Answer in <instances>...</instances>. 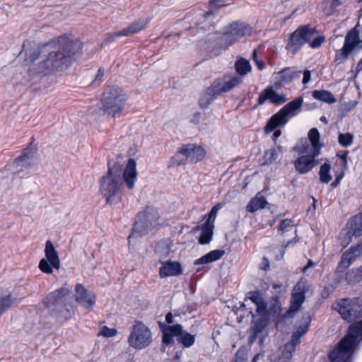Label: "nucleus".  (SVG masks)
<instances>
[{
  "label": "nucleus",
  "mask_w": 362,
  "mask_h": 362,
  "mask_svg": "<svg viewBox=\"0 0 362 362\" xmlns=\"http://www.w3.org/2000/svg\"><path fill=\"white\" fill-rule=\"evenodd\" d=\"M53 45H55L54 49L49 52L47 57L40 62L35 69L37 74L47 75L66 69L81 48L78 41L67 36L59 37L45 47Z\"/></svg>",
  "instance_id": "1"
},
{
  "label": "nucleus",
  "mask_w": 362,
  "mask_h": 362,
  "mask_svg": "<svg viewBox=\"0 0 362 362\" xmlns=\"http://www.w3.org/2000/svg\"><path fill=\"white\" fill-rule=\"evenodd\" d=\"M49 315L59 321L71 319L75 313L71 288L66 283L61 288L49 293L44 299Z\"/></svg>",
  "instance_id": "2"
},
{
  "label": "nucleus",
  "mask_w": 362,
  "mask_h": 362,
  "mask_svg": "<svg viewBox=\"0 0 362 362\" xmlns=\"http://www.w3.org/2000/svg\"><path fill=\"white\" fill-rule=\"evenodd\" d=\"M362 339V320L349 327V332L339 342L337 347L328 354L330 362H352V355Z\"/></svg>",
  "instance_id": "3"
},
{
  "label": "nucleus",
  "mask_w": 362,
  "mask_h": 362,
  "mask_svg": "<svg viewBox=\"0 0 362 362\" xmlns=\"http://www.w3.org/2000/svg\"><path fill=\"white\" fill-rule=\"evenodd\" d=\"M122 169L119 166L111 165L108 163V170L100 181V191L106 199L107 204L118 203L121 200L123 181L122 179Z\"/></svg>",
  "instance_id": "4"
},
{
  "label": "nucleus",
  "mask_w": 362,
  "mask_h": 362,
  "mask_svg": "<svg viewBox=\"0 0 362 362\" xmlns=\"http://www.w3.org/2000/svg\"><path fill=\"white\" fill-rule=\"evenodd\" d=\"M160 213L153 206H147L145 210L140 211L134 222L132 233L128 239L133 237H141L159 225Z\"/></svg>",
  "instance_id": "5"
},
{
  "label": "nucleus",
  "mask_w": 362,
  "mask_h": 362,
  "mask_svg": "<svg viewBox=\"0 0 362 362\" xmlns=\"http://www.w3.org/2000/svg\"><path fill=\"white\" fill-rule=\"evenodd\" d=\"M127 97L118 87H110L103 93L101 110L104 115L116 117L123 111Z\"/></svg>",
  "instance_id": "6"
},
{
  "label": "nucleus",
  "mask_w": 362,
  "mask_h": 362,
  "mask_svg": "<svg viewBox=\"0 0 362 362\" xmlns=\"http://www.w3.org/2000/svg\"><path fill=\"white\" fill-rule=\"evenodd\" d=\"M252 30V26L245 22H233L229 25L228 29L219 36L218 43L220 47L228 48L240 38L250 35Z\"/></svg>",
  "instance_id": "7"
},
{
  "label": "nucleus",
  "mask_w": 362,
  "mask_h": 362,
  "mask_svg": "<svg viewBox=\"0 0 362 362\" xmlns=\"http://www.w3.org/2000/svg\"><path fill=\"white\" fill-rule=\"evenodd\" d=\"M317 33L316 29L309 25H302L293 32L288 40L286 49L293 54L307 42H309Z\"/></svg>",
  "instance_id": "8"
},
{
  "label": "nucleus",
  "mask_w": 362,
  "mask_h": 362,
  "mask_svg": "<svg viewBox=\"0 0 362 362\" xmlns=\"http://www.w3.org/2000/svg\"><path fill=\"white\" fill-rule=\"evenodd\" d=\"M151 341V330L141 322H136L128 338L129 346L135 349L141 350L149 346Z\"/></svg>",
  "instance_id": "9"
},
{
  "label": "nucleus",
  "mask_w": 362,
  "mask_h": 362,
  "mask_svg": "<svg viewBox=\"0 0 362 362\" xmlns=\"http://www.w3.org/2000/svg\"><path fill=\"white\" fill-rule=\"evenodd\" d=\"M335 309L346 321H355L362 315V300L359 298L341 299Z\"/></svg>",
  "instance_id": "10"
},
{
  "label": "nucleus",
  "mask_w": 362,
  "mask_h": 362,
  "mask_svg": "<svg viewBox=\"0 0 362 362\" xmlns=\"http://www.w3.org/2000/svg\"><path fill=\"white\" fill-rule=\"evenodd\" d=\"M243 83V78L235 74H225L221 78H218L213 81L216 91L220 95L224 93H228L237 88Z\"/></svg>",
  "instance_id": "11"
},
{
  "label": "nucleus",
  "mask_w": 362,
  "mask_h": 362,
  "mask_svg": "<svg viewBox=\"0 0 362 362\" xmlns=\"http://www.w3.org/2000/svg\"><path fill=\"white\" fill-rule=\"evenodd\" d=\"M318 156L310 152L308 155L299 156L294 161L296 170L300 175L308 173L319 164V160L316 159Z\"/></svg>",
  "instance_id": "12"
},
{
  "label": "nucleus",
  "mask_w": 362,
  "mask_h": 362,
  "mask_svg": "<svg viewBox=\"0 0 362 362\" xmlns=\"http://www.w3.org/2000/svg\"><path fill=\"white\" fill-rule=\"evenodd\" d=\"M361 255H362V240L356 246H351L342 254L337 269L338 272H343L349 268L356 258Z\"/></svg>",
  "instance_id": "13"
},
{
  "label": "nucleus",
  "mask_w": 362,
  "mask_h": 362,
  "mask_svg": "<svg viewBox=\"0 0 362 362\" xmlns=\"http://www.w3.org/2000/svg\"><path fill=\"white\" fill-rule=\"evenodd\" d=\"M301 73V71L297 70L294 67H286L275 73V78L277 81L274 83L275 88H280L285 84L300 78Z\"/></svg>",
  "instance_id": "14"
},
{
  "label": "nucleus",
  "mask_w": 362,
  "mask_h": 362,
  "mask_svg": "<svg viewBox=\"0 0 362 362\" xmlns=\"http://www.w3.org/2000/svg\"><path fill=\"white\" fill-rule=\"evenodd\" d=\"M178 153L189 159L192 163L202 160L206 155L205 150L202 146L194 144L182 145L179 148Z\"/></svg>",
  "instance_id": "15"
},
{
  "label": "nucleus",
  "mask_w": 362,
  "mask_h": 362,
  "mask_svg": "<svg viewBox=\"0 0 362 362\" xmlns=\"http://www.w3.org/2000/svg\"><path fill=\"white\" fill-rule=\"evenodd\" d=\"M76 293V301L86 307V308H90L95 304V296L92 292L88 291L85 287L78 284L75 288Z\"/></svg>",
  "instance_id": "16"
},
{
  "label": "nucleus",
  "mask_w": 362,
  "mask_h": 362,
  "mask_svg": "<svg viewBox=\"0 0 362 362\" xmlns=\"http://www.w3.org/2000/svg\"><path fill=\"white\" fill-rule=\"evenodd\" d=\"M269 100L274 105H281L286 101V98L284 94L277 93L272 87H267L260 93L258 98V105H261Z\"/></svg>",
  "instance_id": "17"
},
{
  "label": "nucleus",
  "mask_w": 362,
  "mask_h": 362,
  "mask_svg": "<svg viewBox=\"0 0 362 362\" xmlns=\"http://www.w3.org/2000/svg\"><path fill=\"white\" fill-rule=\"evenodd\" d=\"M290 116L281 108L277 113L274 115L267 122L265 126V132L269 134L276 127L285 125L289 119Z\"/></svg>",
  "instance_id": "18"
},
{
  "label": "nucleus",
  "mask_w": 362,
  "mask_h": 362,
  "mask_svg": "<svg viewBox=\"0 0 362 362\" xmlns=\"http://www.w3.org/2000/svg\"><path fill=\"white\" fill-rule=\"evenodd\" d=\"M123 180L128 189H132L134 187V182L137 178L136 163L134 158H129L123 173Z\"/></svg>",
  "instance_id": "19"
},
{
  "label": "nucleus",
  "mask_w": 362,
  "mask_h": 362,
  "mask_svg": "<svg viewBox=\"0 0 362 362\" xmlns=\"http://www.w3.org/2000/svg\"><path fill=\"white\" fill-rule=\"evenodd\" d=\"M216 87L213 83L208 87L200 95L199 99V105L202 109H206L211 103L220 95L219 93L216 91Z\"/></svg>",
  "instance_id": "20"
},
{
  "label": "nucleus",
  "mask_w": 362,
  "mask_h": 362,
  "mask_svg": "<svg viewBox=\"0 0 362 362\" xmlns=\"http://www.w3.org/2000/svg\"><path fill=\"white\" fill-rule=\"evenodd\" d=\"M182 273L181 264L177 262H166L159 269L160 278L177 276Z\"/></svg>",
  "instance_id": "21"
},
{
  "label": "nucleus",
  "mask_w": 362,
  "mask_h": 362,
  "mask_svg": "<svg viewBox=\"0 0 362 362\" xmlns=\"http://www.w3.org/2000/svg\"><path fill=\"white\" fill-rule=\"evenodd\" d=\"M35 153V151L30 148L24 149L22 154L15 160L16 165L26 168L31 167L36 163L37 159Z\"/></svg>",
  "instance_id": "22"
},
{
  "label": "nucleus",
  "mask_w": 362,
  "mask_h": 362,
  "mask_svg": "<svg viewBox=\"0 0 362 362\" xmlns=\"http://www.w3.org/2000/svg\"><path fill=\"white\" fill-rule=\"evenodd\" d=\"M45 254L47 260L55 269H59L60 267V260L58 252L50 240H47L45 244Z\"/></svg>",
  "instance_id": "23"
},
{
  "label": "nucleus",
  "mask_w": 362,
  "mask_h": 362,
  "mask_svg": "<svg viewBox=\"0 0 362 362\" xmlns=\"http://www.w3.org/2000/svg\"><path fill=\"white\" fill-rule=\"evenodd\" d=\"M247 298L255 305L256 315H264L267 313V304L259 291L250 292Z\"/></svg>",
  "instance_id": "24"
},
{
  "label": "nucleus",
  "mask_w": 362,
  "mask_h": 362,
  "mask_svg": "<svg viewBox=\"0 0 362 362\" xmlns=\"http://www.w3.org/2000/svg\"><path fill=\"white\" fill-rule=\"evenodd\" d=\"M360 26L358 23L357 25L349 30L345 36L344 45H346L348 48L354 50L360 44H362V40L359 39V30L358 28Z\"/></svg>",
  "instance_id": "25"
},
{
  "label": "nucleus",
  "mask_w": 362,
  "mask_h": 362,
  "mask_svg": "<svg viewBox=\"0 0 362 362\" xmlns=\"http://www.w3.org/2000/svg\"><path fill=\"white\" fill-rule=\"evenodd\" d=\"M267 204V199L260 193H257L246 206V211L250 213H254L259 209L265 208Z\"/></svg>",
  "instance_id": "26"
},
{
  "label": "nucleus",
  "mask_w": 362,
  "mask_h": 362,
  "mask_svg": "<svg viewBox=\"0 0 362 362\" xmlns=\"http://www.w3.org/2000/svg\"><path fill=\"white\" fill-rule=\"evenodd\" d=\"M296 287H295V292L292 293L291 298V305L288 313H296L299 310L303 303L305 301V296L304 291H296Z\"/></svg>",
  "instance_id": "27"
},
{
  "label": "nucleus",
  "mask_w": 362,
  "mask_h": 362,
  "mask_svg": "<svg viewBox=\"0 0 362 362\" xmlns=\"http://www.w3.org/2000/svg\"><path fill=\"white\" fill-rule=\"evenodd\" d=\"M225 254L223 250H214L197 259L195 264H204L211 263L220 259Z\"/></svg>",
  "instance_id": "28"
},
{
  "label": "nucleus",
  "mask_w": 362,
  "mask_h": 362,
  "mask_svg": "<svg viewBox=\"0 0 362 362\" xmlns=\"http://www.w3.org/2000/svg\"><path fill=\"white\" fill-rule=\"evenodd\" d=\"M214 225H207L204 223L201 226H197V229H201L202 233L199 238V243L201 245L209 244L212 240L214 235Z\"/></svg>",
  "instance_id": "29"
},
{
  "label": "nucleus",
  "mask_w": 362,
  "mask_h": 362,
  "mask_svg": "<svg viewBox=\"0 0 362 362\" xmlns=\"http://www.w3.org/2000/svg\"><path fill=\"white\" fill-rule=\"evenodd\" d=\"M249 313L253 319V326L252 329L256 331V332L261 333L267 325V313L264 315H256V313H254L251 310L249 311Z\"/></svg>",
  "instance_id": "30"
},
{
  "label": "nucleus",
  "mask_w": 362,
  "mask_h": 362,
  "mask_svg": "<svg viewBox=\"0 0 362 362\" xmlns=\"http://www.w3.org/2000/svg\"><path fill=\"white\" fill-rule=\"evenodd\" d=\"M148 23L147 19H140L136 22L132 23L128 27L122 29V34L124 36H128L138 33L139 31L144 30Z\"/></svg>",
  "instance_id": "31"
},
{
  "label": "nucleus",
  "mask_w": 362,
  "mask_h": 362,
  "mask_svg": "<svg viewBox=\"0 0 362 362\" xmlns=\"http://www.w3.org/2000/svg\"><path fill=\"white\" fill-rule=\"evenodd\" d=\"M308 139L313 148L311 152L315 153V155H320L323 145L320 143V133L317 129L312 128L309 131Z\"/></svg>",
  "instance_id": "32"
},
{
  "label": "nucleus",
  "mask_w": 362,
  "mask_h": 362,
  "mask_svg": "<svg viewBox=\"0 0 362 362\" xmlns=\"http://www.w3.org/2000/svg\"><path fill=\"white\" fill-rule=\"evenodd\" d=\"M235 69L238 74L237 76H240L242 78L243 76L250 73L252 70V66L249 61L244 58H240L237 60L235 63Z\"/></svg>",
  "instance_id": "33"
},
{
  "label": "nucleus",
  "mask_w": 362,
  "mask_h": 362,
  "mask_svg": "<svg viewBox=\"0 0 362 362\" xmlns=\"http://www.w3.org/2000/svg\"><path fill=\"white\" fill-rule=\"evenodd\" d=\"M312 96L317 100L327 103L328 104H333L336 102V98L333 94L328 90H315L313 91Z\"/></svg>",
  "instance_id": "34"
},
{
  "label": "nucleus",
  "mask_w": 362,
  "mask_h": 362,
  "mask_svg": "<svg viewBox=\"0 0 362 362\" xmlns=\"http://www.w3.org/2000/svg\"><path fill=\"white\" fill-rule=\"evenodd\" d=\"M303 103V98L302 97H298L293 100L287 103L284 107H282L285 112L290 116L293 117L296 115V112L300 110Z\"/></svg>",
  "instance_id": "35"
},
{
  "label": "nucleus",
  "mask_w": 362,
  "mask_h": 362,
  "mask_svg": "<svg viewBox=\"0 0 362 362\" xmlns=\"http://www.w3.org/2000/svg\"><path fill=\"white\" fill-rule=\"evenodd\" d=\"M282 152V148L281 146H278L276 148H271L269 150H267L264 151V164L265 165H269L274 163L277 158L279 157V155L280 153Z\"/></svg>",
  "instance_id": "36"
},
{
  "label": "nucleus",
  "mask_w": 362,
  "mask_h": 362,
  "mask_svg": "<svg viewBox=\"0 0 362 362\" xmlns=\"http://www.w3.org/2000/svg\"><path fill=\"white\" fill-rule=\"evenodd\" d=\"M17 303L16 300L13 298L11 294L1 296L0 297V315Z\"/></svg>",
  "instance_id": "37"
},
{
  "label": "nucleus",
  "mask_w": 362,
  "mask_h": 362,
  "mask_svg": "<svg viewBox=\"0 0 362 362\" xmlns=\"http://www.w3.org/2000/svg\"><path fill=\"white\" fill-rule=\"evenodd\" d=\"M353 51L354 50L348 48L346 45H343L340 49L337 50L334 62L337 64L344 63Z\"/></svg>",
  "instance_id": "38"
},
{
  "label": "nucleus",
  "mask_w": 362,
  "mask_h": 362,
  "mask_svg": "<svg viewBox=\"0 0 362 362\" xmlns=\"http://www.w3.org/2000/svg\"><path fill=\"white\" fill-rule=\"evenodd\" d=\"M330 170L331 165L329 163H325L320 166L319 175L322 183L327 184L332 180V177L329 173Z\"/></svg>",
  "instance_id": "39"
},
{
  "label": "nucleus",
  "mask_w": 362,
  "mask_h": 362,
  "mask_svg": "<svg viewBox=\"0 0 362 362\" xmlns=\"http://www.w3.org/2000/svg\"><path fill=\"white\" fill-rule=\"evenodd\" d=\"M177 341L185 348L191 347L195 342V335H192L188 332H183L181 336L177 338Z\"/></svg>",
  "instance_id": "40"
},
{
  "label": "nucleus",
  "mask_w": 362,
  "mask_h": 362,
  "mask_svg": "<svg viewBox=\"0 0 362 362\" xmlns=\"http://www.w3.org/2000/svg\"><path fill=\"white\" fill-rule=\"evenodd\" d=\"M223 204L222 203H217L216 205H214L210 210L208 218L205 223H207V225H214V222L217 216L218 212L223 208Z\"/></svg>",
  "instance_id": "41"
},
{
  "label": "nucleus",
  "mask_w": 362,
  "mask_h": 362,
  "mask_svg": "<svg viewBox=\"0 0 362 362\" xmlns=\"http://www.w3.org/2000/svg\"><path fill=\"white\" fill-rule=\"evenodd\" d=\"M281 303L279 299L275 297L271 300L269 310L267 309V316L268 314L272 315H279L281 313Z\"/></svg>",
  "instance_id": "42"
},
{
  "label": "nucleus",
  "mask_w": 362,
  "mask_h": 362,
  "mask_svg": "<svg viewBox=\"0 0 362 362\" xmlns=\"http://www.w3.org/2000/svg\"><path fill=\"white\" fill-rule=\"evenodd\" d=\"M338 142L344 147H349L354 142V135L351 133H340L338 136Z\"/></svg>",
  "instance_id": "43"
},
{
  "label": "nucleus",
  "mask_w": 362,
  "mask_h": 362,
  "mask_svg": "<svg viewBox=\"0 0 362 362\" xmlns=\"http://www.w3.org/2000/svg\"><path fill=\"white\" fill-rule=\"evenodd\" d=\"M346 280L349 283L358 282L362 280V265L356 270H352L346 274Z\"/></svg>",
  "instance_id": "44"
},
{
  "label": "nucleus",
  "mask_w": 362,
  "mask_h": 362,
  "mask_svg": "<svg viewBox=\"0 0 362 362\" xmlns=\"http://www.w3.org/2000/svg\"><path fill=\"white\" fill-rule=\"evenodd\" d=\"M293 228V221L290 218H285L280 221L278 226V233L283 235L284 233L291 230Z\"/></svg>",
  "instance_id": "45"
},
{
  "label": "nucleus",
  "mask_w": 362,
  "mask_h": 362,
  "mask_svg": "<svg viewBox=\"0 0 362 362\" xmlns=\"http://www.w3.org/2000/svg\"><path fill=\"white\" fill-rule=\"evenodd\" d=\"M354 235L351 232V230H349V228H345L342 230L341 233L340 240H341V245L343 246V247H346L349 245V243L352 240Z\"/></svg>",
  "instance_id": "46"
},
{
  "label": "nucleus",
  "mask_w": 362,
  "mask_h": 362,
  "mask_svg": "<svg viewBox=\"0 0 362 362\" xmlns=\"http://www.w3.org/2000/svg\"><path fill=\"white\" fill-rule=\"evenodd\" d=\"M295 350L296 347L293 346V344H289L288 342L286 343L284 346V349L281 353V357L285 360H290L292 358Z\"/></svg>",
  "instance_id": "47"
},
{
  "label": "nucleus",
  "mask_w": 362,
  "mask_h": 362,
  "mask_svg": "<svg viewBox=\"0 0 362 362\" xmlns=\"http://www.w3.org/2000/svg\"><path fill=\"white\" fill-rule=\"evenodd\" d=\"M166 332L172 334V336L180 337L183 333V327L181 325L177 324L175 325H168L165 329Z\"/></svg>",
  "instance_id": "48"
},
{
  "label": "nucleus",
  "mask_w": 362,
  "mask_h": 362,
  "mask_svg": "<svg viewBox=\"0 0 362 362\" xmlns=\"http://www.w3.org/2000/svg\"><path fill=\"white\" fill-rule=\"evenodd\" d=\"M52 266L50 264L48 260L42 259L39 263L40 269L46 274H52L53 272Z\"/></svg>",
  "instance_id": "49"
},
{
  "label": "nucleus",
  "mask_w": 362,
  "mask_h": 362,
  "mask_svg": "<svg viewBox=\"0 0 362 362\" xmlns=\"http://www.w3.org/2000/svg\"><path fill=\"white\" fill-rule=\"evenodd\" d=\"M315 35H316V33ZM324 41H325V37L324 36H315V35H314V37L309 42H310V47H312L313 49L318 48V47H320L321 46V45L322 44V42Z\"/></svg>",
  "instance_id": "50"
},
{
  "label": "nucleus",
  "mask_w": 362,
  "mask_h": 362,
  "mask_svg": "<svg viewBox=\"0 0 362 362\" xmlns=\"http://www.w3.org/2000/svg\"><path fill=\"white\" fill-rule=\"evenodd\" d=\"M309 325L310 319L308 317L305 319V322L303 325L298 327L297 330L295 332L302 337L308 332Z\"/></svg>",
  "instance_id": "51"
},
{
  "label": "nucleus",
  "mask_w": 362,
  "mask_h": 362,
  "mask_svg": "<svg viewBox=\"0 0 362 362\" xmlns=\"http://www.w3.org/2000/svg\"><path fill=\"white\" fill-rule=\"evenodd\" d=\"M122 33H123L122 30L117 31V32H115V33H108L106 35V37H105V39L104 40V43L109 44V43L115 41V40L117 37L124 36V35Z\"/></svg>",
  "instance_id": "52"
},
{
  "label": "nucleus",
  "mask_w": 362,
  "mask_h": 362,
  "mask_svg": "<svg viewBox=\"0 0 362 362\" xmlns=\"http://www.w3.org/2000/svg\"><path fill=\"white\" fill-rule=\"evenodd\" d=\"M349 230H351L354 236L355 237H360L362 235V220L361 219V222L359 224L354 223L351 228H349Z\"/></svg>",
  "instance_id": "53"
},
{
  "label": "nucleus",
  "mask_w": 362,
  "mask_h": 362,
  "mask_svg": "<svg viewBox=\"0 0 362 362\" xmlns=\"http://www.w3.org/2000/svg\"><path fill=\"white\" fill-rule=\"evenodd\" d=\"M117 332L115 329L108 328L106 326H104L100 332V334L105 337H114L117 334Z\"/></svg>",
  "instance_id": "54"
},
{
  "label": "nucleus",
  "mask_w": 362,
  "mask_h": 362,
  "mask_svg": "<svg viewBox=\"0 0 362 362\" xmlns=\"http://www.w3.org/2000/svg\"><path fill=\"white\" fill-rule=\"evenodd\" d=\"M349 151H344L342 153H337V156L339 158L342 162V170L346 171L348 169V160H347V156H348Z\"/></svg>",
  "instance_id": "55"
},
{
  "label": "nucleus",
  "mask_w": 362,
  "mask_h": 362,
  "mask_svg": "<svg viewBox=\"0 0 362 362\" xmlns=\"http://www.w3.org/2000/svg\"><path fill=\"white\" fill-rule=\"evenodd\" d=\"M247 358V353L245 351L239 349L235 354V362H246Z\"/></svg>",
  "instance_id": "56"
},
{
  "label": "nucleus",
  "mask_w": 362,
  "mask_h": 362,
  "mask_svg": "<svg viewBox=\"0 0 362 362\" xmlns=\"http://www.w3.org/2000/svg\"><path fill=\"white\" fill-rule=\"evenodd\" d=\"M228 0H209V6L210 8L212 9L215 6H218L219 8L226 6L228 5L226 3Z\"/></svg>",
  "instance_id": "57"
},
{
  "label": "nucleus",
  "mask_w": 362,
  "mask_h": 362,
  "mask_svg": "<svg viewBox=\"0 0 362 362\" xmlns=\"http://www.w3.org/2000/svg\"><path fill=\"white\" fill-rule=\"evenodd\" d=\"M334 287L332 285L329 284V285L325 286L324 288L322 289V293H321V296L323 298H327L334 291Z\"/></svg>",
  "instance_id": "58"
},
{
  "label": "nucleus",
  "mask_w": 362,
  "mask_h": 362,
  "mask_svg": "<svg viewBox=\"0 0 362 362\" xmlns=\"http://www.w3.org/2000/svg\"><path fill=\"white\" fill-rule=\"evenodd\" d=\"M173 337L172 334H169L165 329L163 334V343L165 345H170L173 343Z\"/></svg>",
  "instance_id": "59"
},
{
  "label": "nucleus",
  "mask_w": 362,
  "mask_h": 362,
  "mask_svg": "<svg viewBox=\"0 0 362 362\" xmlns=\"http://www.w3.org/2000/svg\"><path fill=\"white\" fill-rule=\"evenodd\" d=\"M300 337H301L299 334H296V332H293L291 336V339L288 343L293 344V346L296 347V345H298L300 343Z\"/></svg>",
  "instance_id": "60"
},
{
  "label": "nucleus",
  "mask_w": 362,
  "mask_h": 362,
  "mask_svg": "<svg viewBox=\"0 0 362 362\" xmlns=\"http://www.w3.org/2000/svg\"><path fill=\"white\" fill-rule=\"evenodd\" d=\"M311 79V73L309 70H305L303 72V83L304 85H306L310 81Z\"/></svg>",
  "instance_id": "61"
},
{
  "label": "nucleus",
  "mask_w": 362,
  "mask_h": 362,
  "mask_svg": "<svg viewBox=\"0 0 362 362\" xmlns=\"http://www.w3.org/2000/svg\"><path fill=\"white\" fill-rule=\"evenodd\" d=\"M344 171H343L341 174L338 175L336 177L334 181L332 182L331 187L332 188L337 187L339 185L341 180L344 177Z\"/></svg>",
  "instance_id": "62"
},
{
  "label": "nucleus",
  "mask_w": 362,
  "mask_h": 362,
  "mask_svg": "<svg viewBox=\"0 0 362 362\" xmlns=\"http://www.w3.org/2000/svg\"><path fill=\"white\" fill-rule=\"evenodd\" d=\"M258 334L259 333L256 332V331H254L251 329V333L248 338V342L250 344H253L256 341Z\"/></svg>",
  "instance_id": "63"
},
{
  "label": "nucleus",
  "mask_w": 362,
  "mask_h": 362,
  "mask_svg": "<svg viewBox=\"0 0 362 362\" xmlns=\"http://www.w3.org/2000/svg\"><path fill=\"white\" fill-rule=\"evenodd\" d=\"M329 1L330 8L332 11L335 10L341 5L340 0H328Z\"/></svg>",
  "instance_id": "64"
}]
</instances>
